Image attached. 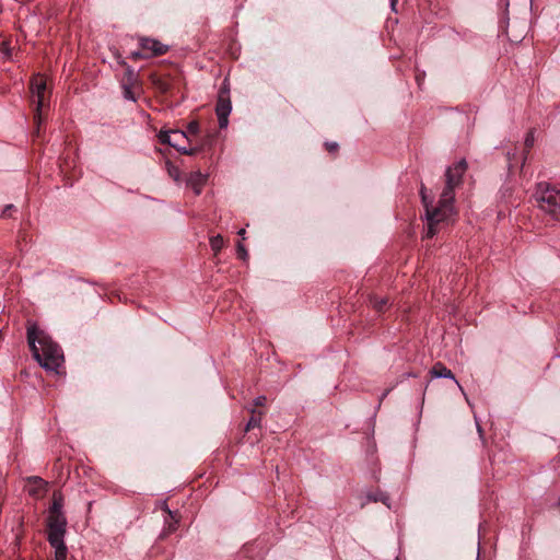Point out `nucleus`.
Segmentation results:
<instances>
[{"mask_svg":"<svg viewBox=\"0 0 560 560\" xmlns=\"http://www.w3.org/2000/svg\"><path fill=\"white\" fill-rule=\"evenodd\" d=\"M467 170V162L465 160L458 161L453 166L446 170L445 188L443 189L438 207H433L432 202L428 200L427 189L424 185L421 186L420 194L422 202L425 207V215L428 221V229L425 237H433L438 233V224L448 220L454 214V189L462 184L463 176Z\"/></svg>","mask_w":560,"mask_h":560,"instance_id":"1","label":"nucleus"},{"mask_svg":"<svg viewBox=\"0 0 560 560\" xmlns=\"http://www.w3.org/2000/svg\"><path fill=\"white\" fill-rule=\"evenodd\" d=\"M27 342L34 359L47 371H57L63 362L60 347L35 325L27 327Z\"/></svg>","mask_w":560,"mask_h":560,"instance_id":"2","label":"nucleus"},{"mask_svg":"<svg viewBox=\"0 0 560 560\" xmlns=\"http://www.w3.org/2000/svg\"><path fill=\"white\" fill-rule=\"evenodd\" d=\"M61 509V494L55 492L52 497V504L49 508V514L47 517V540L55 549V560H67L68 553V549L65 544L67 520Z\"/></svg>","mask_w":560,"mask_h":560,"instance_id":"3","label":"nucleus"},{"mask_svg":"<svg viewBox=\"0 0 560 560\" xmlns=\"http://www.w3.org/2000/svg\"><path fill=\"white\" fill-rule=\"evenodd\" d=\"M534 198L538 209L551 219L560 221V187L539 183Z\"/></svg>","mask_w":560,"mask_h":560,"instance_id":"4","label":"nucleus"},{"mask_svg":"<svg viewBox=\"0 0 560 560\" xmlns=\"http://www.w3.org/2000/svg\"><path fill=\"white\" fill-rule=\"evenodd\" d=\"M47 88V80L40 74H36L31 81V92L33 95V102L36 105V113L34 120L37 125V132L39 131V124L42 121V108L44 106V97Z\"/></svg>","mask_w":560,"mask_h":560,"instance_id":"5","label":"nucleus"},{"mask_svg":"<svg viewBox=\"0 0 560 560\" xmlns=\"http://www.w3.org/2000/svg\"><path fill=\"white\" fill-rule=\"evenodd\" d=\"M232 110V104L228 92L221 91L218 97L215 113L218 116L219 127L224 129L229 125V116Z\"/></svg>","mask_w":560,"mask_h":560,"instance_id":"6","label":"nucleus"},{"mask_svg":"<svg viewBox=\"0 0 560 560\" xmlns=\"http://www.w3.org/2000/svg\"><path fill=\"white\" fill-rule=\"evenodd\" d=\"M158 137L162 143H166L177 151H180L184 148V143L189 141L187 133L180 130H161Z\"/></svg>","mask_w":560,"mask_h":560,"instance_id":"7","label":"nucleus"},{"mask_svg":"<svg viewBox=\"0 0 560 560\" xmlns=\"http://www.w3.org/2000/svg\"><path fill=\"white\" fill-rule=\"evenodd\" d=\"M140 46L148 58L164 55L168 49L166 45L153 38H141Z\"/></svg>","mask_w":560,"mask_h":560,"instance_id":"8","label":"nucleus"},{"mask_svg":"<svg viewBox=\"0 0 560 560\" xmlns=\"http://www.w3.org/2000/svg\"><path fill=\"white\" fill-rule=\"evenodd\" d=\"M430 373L433 377H436V378L453 380L455 382V384L458 386V388L463 392V387L459 384V382L455 378L453 372L448 368H446L443 363H441V362L435 363L432 366Z\"/></svg>","mask_w":560,"mask_h":560,"instance_id":"9","label":"nucleus"},{"mask_svg":"<svg viewBox=\"0 0 560 560\" xmlns=\"http://www.w3.org/2000/svg\"><path fill=\"white\" fill-rule=\"evenodd\" d=\"M205 183L206 177L199 172L190 174L188 178V185L194 189L196 195L201 192V188Z\"/></svg>","mask_w":560,"mask_h":560,"instance_id":"10","label":"nucleus"},{"mask_svg":"<svg viewBox=\"0 0 560 560\" xmlns=\"http://www.w3.org/2000/svg\"><path fill=\"white\" fill-rule=\"evenodd\" d=\"M248 411L250 412V418L246 424V428H245L246 431H249L256 427H259L260 422H261L262 415H264L262 411H259L255 408H248Z\"/></svg>","mask_w":560,"mask_h":560,"instance_id":"11","label":"nucleus"},{"mask_svg":"<svg viewBox=\"0 0 560 560\" xmlns=\"http://www.w3.org/2000/svg\"><path fill=\"white\" fill-rule=\"evenodd\" d=\"M223 245H224V241H223V237L221 235H215V236L210 238L211 249L215 254L222 249Z\"/></svg>","mask_w":560,"mask_h":560,"instance_id":"12","label":"nucleus"},{"mask_svg":"<svg viewBox=\"0 0 560 560\" xmlns=\"http://www.w3.org/2000/svg\"><path fill=\"white\" fill-rule=\"evenodd\" d=\"M166 171L168 173V175L175 180V182H178L179 178H180V171L179 168L174 165L173 163L171 162H166Z\"/></svg>","mask_w":560,"mask_h":560,"instance_id":"13","label":"nucleus"},{"mask_svg":"<svg viewBox=\"0 0 560 560\" xmlns=\"http://www.w3.org/2000/svg\"><path fill=\"white\" fill-rule=\"evenodd\" d=\"M369 500L371 501H374V502H377V501H381L383 502L384 504H386L387 506H389L388 504V495L384 494V493H377V494H369Z\"/></svg>","mask_w":560,"mask_h":560,"instance_id":"14","label":"nucleus"},{"mask_svg":"<svg viewBox=\"0 0 560 560\" xmlns=\"http://www.w3.org/2000/svg\"><path fill=\"white\" fill-rule=\"evenodd\" d=\"M187 136H195L199 132V124L198 121H190L187 126V131H185Z\"/></svg>","mask_w":560,"mask_h":560,"instance_id":"15","label":"nucleus"},{"mask_svg":"<svg viewBox=\"0 0 560 560\" xmlns=\"http://www.w3.org/2000/svg\"><path fill=\"white\" fill-rule=\"evenodd\" d=\"M388 303V300L383 298V299H375L374 302H373V306L376 311L378 312H382L385 310L386 305Z\"/></svg>","mask_w":560,"mask_h":560,"instance_id":"16","label":"nucleus"},{"mask_svg":"<svg viewBox=\"0 0 560 560\" xmlns=\"http://www.w3.org/2000/svg\"><path fill=\"white\" fill-rule=\"evenodd\" d=\"M124 97L128 101L136 102V96L129 85H124Z\"/></svg>","mask_w":560,"mask_h":560,"instance_id":"17","label":"nucleus"},{"mask_svg":"<svg viewBox=\"0 0 560 560\" xmlns=\"http://www.w3.org/2000/svg\"><path fill=\"white\" fill-rule=\"evenodd\" d=\"M199 148L195 147V148H187L186 145H184V148H182V150L179 151L180 153H184V154H187V155H195L199 152Z\"/></svg>","mask_w":560,"mask_h":560,"instance_id":"18","label":"nucleus"},{"mask_svg":"<svg viewBox=\"0 0 560 560\" xmlns=\"http://www.w3.org/2000/svg\"><path fill=\"white\" fill-rule=\"evenodd\" d=\"M266 401H267L266 396H264V395L258 396V397H256V398L254 399V405H253V407H252V408H255V409H256V407H262V406L266 404Z\"/></svg>","mask_w":560,"mask_h":560,"instance_id":"19","label":"nucleus"},{"mask_svg":"<svg viewBox=\"0 0 560 560\" xmlns=\"http://www.w3.org/2000/svg\"><path fill=\"white\" fill-rule=\"evenodd\" d=\"M237 254H238V257L242 259H245L247 257V252H246L244 245L241 243L237 244Z\"/></svg>","mask_w":560,"mask_h":560,"instance_id":"20","label":"nucleus"},{"mask_svg":"<svg viewBox=\"0 0 560 560\" xmlns=\"http://www.w3.org/2000/svg\"><path fill=\"white\" fill-rule=\"evenodd\" d=\"M0 51H1L4 56L9 57V56H10V48H9V45H8L7 43H4V42H3V43H1V44H0Z\"/></svg>","mask_w":560,"mask_h":560,"instance_id":"21","label":"nucleus"},{"mask_svg":"<svg viewBox=\"0 0 560 560\" xmlns=\"http://www.w3.org/2000/svg\"><path fill=\"white\" fill-rule=\"evenodd\" d=\"M533 143H534V136L530 132L527 135V137L525 139V145H526V148H530L533 145Z\"/></svg>","mask_w":560,"mask_h":560,"instance_id":"22","label":"nucleus"},{"mask_svg":"<svg viewBox=\"0 0 560 560\" xmlns=\"http://www.w3.org/2000/svg\"><path fill=\"white\" fill-rule=\"evenodd\" d=\"M326 148L328 151L335 152L338 149V144L336 142H331V143L327 142Z\"/></svg>","mask_w":560,"mask_h":560,"instance_id":"23","label":"nucleus"},{"mask_svg":"<svg viewBox=\"0 0 560 560\" xmlns=\"http://www.w3.org/2000/svg\"><path fill=\"white\" fill-rule=\"evenodd\" d=\"M131 57L133 59L147 58L143 50H142V52L141 51H133V52H131Z\"/></svg>","mask_w":560,"mask_h":560,"instance_id":"24","label":"nucleus"},{"mask_svg":"<svg viewBox=\"0 0 560 560\" xmlns=\"http://www.w3.org/2000/svg\"><path fill=\"white\" fill-rule=\"evenodd\" d=\"M12 208H13V206H12V205L7 206V207H5V209H4V210H3V212H2V217H8V215H9V212H10V210H11Z\"/></svg>","mask_w":560,"mask_h":560,"instance_id":"25","label":"nucleus"},{"mask_svg":"<svg viewBox=\"0 0 560 560\" xmlns=\"http://www.w3.org/2000/svg\"><path fill=\"white\" fill-rule=\"evenodd\" d=\"M397 2H398L397 0H390V5H392L393 10H395Z\"/></svg>","mask_w":560,"mask_h":560,"instance_id":"26","label":"nucleus"},{"mask_svg":"<svg viewBox=\"0 0 560 560\" xmlns=\"http://www.w3.org/2000/svg\"><path fill=\"white\" fill-rule=\"evenodd\" d=\"M238 235H240V236H242V237H244V235H245V229H241V230L238 231Z\"/></svg>","mask_w":560,"mask_h":560,"instance_id":"27","label":"nucleus"},{"mask_svg":"<svg viewBox=\"0 0 560 560\" xmlns=\"http://www.w3.org/2000/svg\"><path fill=\"white\" fill-rule=\"evenodd\" d=\"M36 481L39 482V483H44L42 478H36Z\"/></svg>","mask_w":560,"mask_h":560,"instance_id":"28","label":"nucleus"},{"mask_svg":"<svg viewBox=\"0 0 560 560\" xmlns=\"http://www.w3.org/2000/svg\"><path fill=\"white\" fill-rule=\"evenodd\" d=\"M128 72H129L130 75H133L132 70L129 69Z\"/></svg>","mask_w":560,"mask_h":560,"instance_id":"29","label":"nucleus"},{"mask_svg":"<svg viewBox=\"0 0 560 560\" xmlns=\"http://www.w3.org/2000/svg\"><path fill=\"white\" fill-rule=\"evenodd\" d=\"M559 505H560V499H559Z\"/></svg>","mask_w":560,"mask_h":560,"instance_id":"30","label":"nucleus"}]
</instances>
